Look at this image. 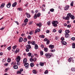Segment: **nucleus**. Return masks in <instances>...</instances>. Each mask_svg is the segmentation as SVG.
<instances>
[{"instance_id": "23", "label": "nucleus", "mask_w": 75, "mask_h": 75, "mask_svg": "<svg viewBox=\"0 0 75 75\" xmlns=\"http://www.w3.org/2000/svg\"><path fill=\"white\" fill-rule=\"evenodd\" d=\"M44 64L42 62H40V66H41V67H43L44 66Z\"/></svg>"}, {"instance_id": "38", "label": "nucleus", "mask_w": 75, "mask_h": 75, "mask_svg": "<svg viewBox=\"0 0 75 75\" xmlns=\"http://www.w3.org/2000/svg\"><path fill=\"white\" fill-rule=\"evenodd\" d=\"M44 73L45 74H47L48 73V70H46L45 71V72H44Z\"/></svg>"}, {"instance_id": "54", "label": "nucleus", "mask_w": 75, "mask_h": 75, "mask_svg": "<svg viewBox=\"0 0 75 75\" xmlns=\"http://www.w3.org/2000/svg\"><path fill=\"white\" fill-rule=\"evenodd\" d=\"M16 48H17V46H14L13 47V49H15Z\"/></svg>"}, {"instance_id": "29", "label": "nucleus", "mask_w": 75, "mask_h": 75, "mask_svg": "<svg viewBox=\"0 0 75 75\" xmlns=\"http://www.w3.org/2000/svg\"><path fill=\"white\" fill-rule=\"evenodd\" d=\"M39 37L40 38H44L45 36L44 35H40L39 36Z\"/></svg>"}, {"instance_id": "6", "label": "nucleus", "mask_w": 75, "mask_h": 75, "mask_svg": "<svg viewBox=\"0 0 75 75\" xmlns=\"http://www.w3.org/2000/svg\"><path fill=\"white\" fill-rule=\"evenodd\" d=\"M29 65V64H28V63H25L24 64V66H25L26 67V69H27L28 68V66Z\"/></svg>"}, {"instance_id": "48", "label": "nucleus", "mask_w": 75, "mask_h": 75, "mask_svg": "<svg viewBox=\"0 0 75 75\" xmlns=\"http://www.w3.org/2000/svg\"><path fill=\"white\" fill-rule=\"evenodd\" d=\"M61 40L62 41H64V40H65V39H64V38L62 37L61 38Z\"/></svg>"}, {"instance_id": "52", "label": "nucleus", "mask_w": 75, "mask_h": 75, "mask_svg": "<svg viewBox=\"0 0 75 75\" xmlns=\"http://www.w3.org/2000/svg\"><path fill=\"white\" fill-rule=\"evenodd\" d=\"M28 38L29 39H31V36H30V35H29L28 37Z\"/></svg>"}, {"instance_id": "32", "label": "nucleus", "mask_w": 75, "mask_h": 75, "mask_svg": "<svg viewBox=\"0 0 75 75\" xmlns=\"http://www.w3.org/2000/svg\"><path fill=\"white\" fill-rule=\"evenodd\" d=\"M23 38H21L20 39H19V42H22V41H23Z\"/></svg>"}, {"instance_id": "58", "label": "nucleus", "mask_w": 75, "mask_h": 75, "mask_svg": "<svg viewBox=\"0 0 75 75\" xmlns=\"http://www.w3.org/2000/svg\"><path fill=\"white\" fill-rule=\"evenodd\" d=\"M44 40L45 41H47L48 40V39H47V38H45V39Z\"/></svg>"}, {"instance_id": "21", "label": "nucleus", "mask_w": 75, "mask_h": 75, "mask_svg": "<svg viewBox=\"0 0 75 75\" xmlns=\"http://www.w3.org/2000/svg\"><path fill=\"white\" fill-rule=\"evenodd\" d=\"M65 31V34H68V33H69L70 32L69 30H66Z\"/></svg>"}, {"instance_id": "5", "label": "nucleus", "mask_w": 75, "mask_h": 75, "mask_svg": "<svg viewBox=\"0 0 75 75\" xmlns=\"http://www.w3.org/2000/svg\"><path fill=\"white\" fill-rule=\"evenodd\" d=\"M20 59H21V57L19 56H18L16 57V61H18V62H20Z\"/></svg>"}, {"instance_id": "39", "label": "nucleus", "mask_w": 75, "mask_h": 75, "mask_svg": "<svg viewBox=\"0 0 75 75\" xmlns=\"http://www.w3.org/2000/svg\"><path fill=\"white\" fill-rule=\"evenodd\" d=\"M17 65H20V62L17 61Z\"/></svg>"}, {"instance_id": "17", "label": "nucleus", "mask_w": 75, "mask_h": 75, "mask_svg": "<svg viewBox=\"0 0 75 75\" xmlns=\"http://www.w3.org/2000/svg\"><path fill=\"white\" fill-rule=\"evenodd\" d=\"M74 58H73L70 57L69 59H68L69 62H71V61L73 60Z\"/></svg>"}, {"instance_id": "42", "label": "nucleus", "mask_w": 75, "mask_h": 75, "mask_svg": "<svg viewBox=\"0 0 75 75\" xmlns=\"http://www.w3.org/2000/svg\"><path fill=\"white\" fill-rule=\"evenodd\" d=\"M71 26V25H68L67 26V28H70Z\"/></svg>"}, {"instance_id": "34", "label": "nucleus", "mask_w": 75, "mask_h": 75, "mask_svg": "<svg viewBox=\"0 0 75 75\" xmlns=\"http://www.w3.org/2000/svg\"><path fill=\"white\" fill-rule=\"evenodd\" d=\"M31 44L32 45H35V42L34 41H32L31 42Z\"/></svg>"}, {"instance_id": "15", "label": "nucleus", "mask_w": 75, "mask_h": 75, "mask_svg": "<svg viewBox=\"0 0 75 75\" xmlns=\"http://www.w3.org/2000/svg\"><path fill=\"white\" fill-rule=\"evenodd\" d=\"M66 38H68L69 37V34L65 33Z\"/></svg>"}, {"instance_id": "55", "label": "nucleus", "mask_w": 75, "mask_h": 75, "mask_svg": "<svg viewBox=\"0 0 75 75\" xmlns=\"http://www.w3.org/2000/svg\"><path fill=\"white\" fill-rule=\"evenodd\" d=\"M18 10L19 11H21V10H22V9H21V8H18Z\"/></svg>"}, {"instance_id": "19", "label": "nucleus", "mask_w": 75, "mask_h": 75, "mask_svg": "<svg viewBox=\"0 0 75 75\" xmlns=\"http://www.w3.org/2000/svg\"><path fill=\"white\" fill-rule=\"evenodd\" d=\"M69 6H66L64 8L65 10H67L69 8Z\"/></svg>"}, {"instance_id": "1", "label": "nucleus", "mask_w": 75, "mask_h": 75, "mask_svg": "<svg viewBox=\"0 0 75 75\" xmlns=\"http://www.w3.org/2000/svg\"><path fill=\"white\" fill-rule=\"evenodd\" d=\"M69 18H71L72 20L74 19L75 17L73 15H72L71 13H69L67 14V16L65 18H63L65 19V20H69Z\"/></svg>"}, {"instance_id": "24", "label": "nucleus", "mask_w": 75, "mask_h": 75, "mask_svg": "<svg viewBox=\"0 0 75 75\" xmlns=\"http://www.w3.org/2000/svg\"><path fill=\"white\" fill-rule=\"evenodd\" d=\"M13 68L14 69H18V66L17 65H16L15 66H13Z\"/></svg>"}, {"instance_id": "20", "label": "nucleus", "mask_w": 75, "mask_h": 75, "mask_svg": "<svg viewBox=\"0 0 75 75\" xmlns=\"http://www.w3.org/2000/svg\"><path fill=\"white\" fill-rule=\"evenodd\" d=\"M33 74H37V71H36V70H35L34 69L33 70Z\"/></svg>"}, {"instance_id": "35", "label": "nucleus", "mask_w": 75, "mask_h": 75, "mask_svg": "<svg viewBox=\"0 0 75 75\" xmlns=\"http://www.w3.org/2000/svg\"><path fill=\"white\" fill-rule=\"evenodd\" d=\"M71 71H72L74 72V71H75V69L74 68H72L71 69Z\"/></svg>"}, {"instance_id": "4", "label": "nucleus", "mask_w": 75, "mask_h": 75, "mask_svg": "<svg viewBox=\"0 0 75 75\" xmlns=\"http://www.w3.org/2000/svg\"><path fill=\"white\" fill-rule=\"evenodd\" d=\"M45 56H46V57L47 58L49 59L51 58V55H50V53H46L45 54Z\"/></svg>"}, {"instance_id": "33", "label": "nucleus", "mask_w": 75, "mask_h": 75, "mask_svg": "<svg viewBox=\"0 0 75 75\" xmlns=\"http://www.w3.org/2000/svg\"><path fill=\"white\" fill-rule=\"evenodd\" d=\"M31 55H32V54L31 53L29 52L28 54V57H31Z\"/></svg>"}, {"instance_id": "3", "label": "nucleus", "mask_w": 75, "mask_h": 75, "mask_svg": "<svg viewBox=\"0 0 75 75\" xmlns=\"http://www.w3.org/2000/svg\"><path fill=\"white\" fill-rule=\"evenodd\" d=\"M40 16L41 14L40 13H38V14L35 13L34 15V18H35V19L37 18V17H40Z\"/></svg>"}, {"instance_id": "45", "label": "nucleus", "mask_w": 75, "mask_h": 75, "mask_svg": "<svg viewBox=\"0 0 75 75\" xmlns=\"http://www.w3.org/2000/svg\"><path fill=\"white\" fill-rule=\"evenodd\" d=\"M43 52L41 51V52H40V54L41 55H43Z\"/></svg>"}, {"instance_id": "46", "label": "nucleus", "mask_w": 75, "mask_h": 75, "mask_svg": "<svg viewBox=\"0 0 75 75\" xmlns=\"http://www.w3.org/2000/svg\"><path fill=\"white\" fill-rule=\"evenodd\" d=\"M33 59V61L34 62H35L37 61V59L36 58H34Z\"/></svg>"}, {"instance_id": "41", "label": "nucleus", "mask_w": 75, "mask_h": 75, "mask_svg": "<svg viewBox=\"0 0 75 75\" xmlns=\"http://www.w3.org/2000/svg\"><path fill=\"white\" fill-rule=\"evenodd\" d=\"M7 61L8 62H11V59H8L7 60Z\"/></svg>"}, {"instance_id": "9", "label": "nucleus", "mask_w": 75, "mask_h": 75, "mask_svg": "<svg viewBox=\"0 0 75 75\" xmlns=\"http://www.w3.org/2000/svg\"><path fill=\"white\" fill-rule=\"evenodd\" d=\"M25 14L26 15L27 17H28V18H30V17H31L30 14L29 13H26Z\"/></svg>"}, {"instance_id": "53", "label": "nucleus", "mask_w": 75, "mask_h": 75, "mask_svg": "<svg viewBox=\"0 0 75 75\" xmlns=\"http://www.w3.org/2000/svg\"><path fill=\"white\" fill-rule=\"evenodd\" d=\"M55 51V49L52 50H51V52H54Z\"/></svg>"}, {"instance_id": "57", "label": "nucleus", "mask_w": 75, "mask_h": 75, "mask_svg": "<svg viewBox=\"0 0 75 75\" xmlns=\"http://www.w3.org/2000/svg\"><path fill=\"white\" fill-rule=\"evenodd\" d=\"M4 28H5V27H3V28H1L0 29V30H4Z\"/></svg>"}, {"instance_id": "47", "label": "nucleus", "mask_w": 75, "mask_h": 75, "mask_svg": "<svg viewBox=\"0 0 75 75\" xmlns=\"http://www.w3.org/2000/svg\"><path fill=\"white\" fill-rule=\"evenodd\" d=\"M17 74H21V72L20 71H17Z\"/></svg>"}, {"instance_id": "11", "label": "nucleus", "mask_w": 75, "mask_h": 75, "mask_svg": "<svg viewBox=\"0 0 75 75\" xmlns=\"http://www.w3.org/2000/svg\"><path fill=\"white\" fill-rule=\"evenodd\" d=\"M16 5H17V2H16L12 4V6L13 7H16Z\"/></svg>"}, {"instance_id": "13", "label": "nucleus", "mask_w": 75, "mask_h": 75, "mask_svg": "<svg viewBox=\"0 0 75 75\" xmlns=\"http://www.w3.org/2000/svg\"><path fill=\"white\" fill-rule=\"evenodd\" d=\"M5 5V4L4 3H3L1 5V6H0V8H3L4 7V5Z\"/></svg>"}, {"instance_id": "59", "label": "nucleus", "mask_w": 75, "mask_h": 75, "mask_svg": "<svg viewBox=\"0 0 75 75\" xmlns=\"http://www.w3.org/2000/svg\"><path fill=\"white\" fill-rule=\"evenodd\" d=\"M26 52H28L29 51V49L27 48L26 50Z\"/></svg>"}, {"instance_id": "16", "label": "nucleus", "mask_w": 75, "mask_h": 75, "mask_svg": "<svg viewBox=\"0 0 75 75\" xmlns=\"http://www.w3.org/2000/svg\"><path fill=\"white\" fill-rule=\"evenodd\" d=\"M27 62V60L26 58H25L23 59V63H24V64L25 63Z\"/></svg>"}, {"instance_id": "62", "label": "nucleus", "mask_w": 75, "mask_h": 75, "mask_svg": "<svg viewBox=\"0 0 75 75\" xmlns=\"http://www.w3.org/2000/svg\"><path fill=\"white\" fill-rule=\"evenodd\" d=\"M58 36H56V37H55V39H56V40H58Z\"/></svg>"}, {"instance_id": "49", "label": "nucleus", "mask_w": 75, "mask_h": 75, "mask_svg": "<svg viewBox=\"0 0 75 75\" xmlns=\"http://www.w3.org/2000/svg\"><path fill=\"white\" fill-rule=\"evenodd\" d=\"M58 32L60 33H62V30H59Z\"/></svg>"}, {"instance_id": "25", "label": "nucleus", "mask_w": 75, "mask_h": 75, "mask_svg": "<svg viewBox=\"0 0 75 75\" xmlns=\"http://www.w3.org/2000/svg\"><path fill=\"white\" fill-rule=\"evenodd\" d=\"M72 47L73 48H75V43H73L72 44Z\"/></svg>"}, {"instance_id": "40", "label": "nucleus", "mask_w": 75, "mask_h": 75, "mask_svg": "<svg viewBox=\"0 0 75 75\" xmlns=\"http://www.w3.org/2000/svg\"><path fill=\"white\" fill-rule=\"evenodd\" d=\"M8 50H9V51H10V50H11V46H9L7 48Z\"/></svg>"}, {"instance_id": "14", "label": "nucleus", "mask_w": 75, "mask_h": 75, "mask_svg": "<svg viewBox=\"0 0 75 75\" xmlns=\"http://www.w3.org/2000/svg\"><path fill=\"white\" fill-rule=\"evenodd\" d=\"M26 48H28V49H30L31 48V46H30V45H27L26 46Z\"/></svg>"}, {"instance_id": "51", "label": "nucleus", "mask_w": 75, "mask_h": 75, "mask_svg": "<svg viewBox=\"0 0 75 75\" xmlns=\"http://www.w3.org/2000/svg\"><path fill=\"white\" fill-rule=\"evenodd\" d=\"M27 39L26 38H25L23 40V41L24 42H26V41H27Z\"/></svg>"}, {"instance_id": "31", "label": "nucleus", "mask_w": 75, "mask_h": 75, "mask_svg": "<svg viewBox=\"0 0 75 75\" xmlns=\"http://www.w3.org/2000/svg\"><path fill=\"white\" fill-rule=\"evenodd\" d=\"M28 19L27 18H26L24 21V23H27L28 22Z\"/></svg>"}, {"instance_id": "10", "label": "nucleus", "mask_w": 75, "mask_h": 75, "mask_svg": "<svg viewBox=\"0 0 75 75\" xmlns=\"http://www.w3.org/2000/svg\"><path fill=\"white\" fill-rule=\"evenodd\" d=\"M36 25L38 27H41L42 26V23H37L36 24Z\"/></svg>"}, {"instance_id": "12", "label": "nucleus", "mask_w": 75, "mask_h": 75, "mask_svg": "<svg viewBox=\"0 0 75 75\" xmlns=\"http://www.w3.org/2000/svg\"><path fill=\"white\" fill-rule=\"evenodd\" d=\"M11 6V3H8V4L6 5V7L8 8H10Z\"/></svg>"}, {"instance_id": "26", "label": "nucleus", "mask_w": 75, "mask_h": 75, "mask_svg": "<svg viewBox=\"0 0 75 75\" xmlns=\"http://www.w3.org/2000/svg\"><path fill=\"white\" fill-rule=\"evenodd\" d=\"M44 50L45 52H47L48 51V49L47 48H44Z\"/></svg>"}, {"instance_id": "30", "label": "nucleus", "mask_w": 75, "mask_h": 75, "mask_svg": "<svg viewBox=\"0 0 75 75\" xmlns=\"http://www.w3.org/2000/svg\"><path fill=\"white\" fill-rule=\"evenodd\" d=\"M47 25H50L51 24V22L50 21H48L47 23Z\"/></svg>"}, {"instance_id": "22", "label": "nucleus", "mask_w": 75, "mask_h": 75, "mask_svg": "<svg viewBox=\"0 0 75 75\" xmlns=\"http://www.w3.org/2000/svg\"><path fill=\"white\" fill-rule=\"evenodd\" d=\"M35 50H37V49L38 48V45H35Z\"/></svg>"}, {"instance_id": "50", "label": "nucleus", "mask_w": 75, "mask_h": 75, "mask_svg": "<svg viewBox=\"0 0 75 75\" xmlns=\"http://www.w3.org/2000/svg\"><path fill=\"white\" fill-rule=\"evenodd\" d=\"M71 40H73V41H75V38L74 37H73L71 38Z\"/></svg>"}, {"instance_id": "2", "label": "nucleus", "mask_w": 75, "mask_h": 75, "mask_svg": "<svg viewBox=\"0 0 75 75\" xmlns=\"http://www.w3.org/2000/svg\"><path fill=\"white\" fill-rule=\"evenodd\" d=\"M53 25L55 27H57V24H59V22L57 21H54L52 22Z\"/></svg>"}, {"instance_id": "64", "label": "nucleus", "mask_w": 75, "mask_h": 75, "mask_svg": "<svg viewBox=\"0 0 75 75\" xmlns=\"http://www.w3.org/2000/svg\"><path fill=\"white\" fill-rule=\"evenodd\" d=\"M41 48H44V46L43 45H41Z\"/></svg>"}, {"instance_id": "61", "label": "nucleus", "mask_w": 75, "mask_h": 75, "mask_svg": "<svg viewBox=\"0 0 75 75\" xmlns=\"http://www.w3.org/2000/svg\"><path fill=\"white\" fill-rule=\"evenodd\" d=\"M5 61H6V59H3V60H2V62H5Z\"/></svg>"}, {"instance_id": "18", "label": "nucleus", "mask_w": 75, "mask_h": 75, "mask_svg": "<svg viewBox=\"0 0 75 75\" xmlns=\"http://www.w3.org/2000/svg\"><path fill=\"white\" fill-rule=\"evenodd\" d=\"M61 42L62 43L63 45H66L67 44V42L63 41H61Z\"/></svg>"}, {"instance_id": "60", "label": "nucleus", "mask_w": 75, "mask_h": 75, "mask_svg": "<svg viewBox=\"0 0 75 75\" xmlns=\"http://www.w3.org/2000/svg\"><path fill=\"white\" fill-rule=\"evenodd\" d=\"M28 44H30L31 43V42L30 41H28Z\"/></svg>"}, {"instance_id": "27", "label": "nucleus", "mask_w": 75, "mask_h": 75, "mask_svg": "<svg viewBox=\"0 0 75 75\" xmlns=\"http://www.w3.org/2000/svg\"><path fill=\"white\" fill-rule=\"evenodd\" d=\"M70 6H71L72 7H73V6H74V2L73 1H72L71 3Z\"/></svg>"}, {"instance_id": "8", "label": "nucleus", "mask_w": 75, "mask_h": 75, "mask_svg": "<svg viewBox=\"0 0 75 75\" xmlns=\"http://www.w3.org/2000/svg\"><path fill=\"white\" fill-rule=\"evenodd\" d=\"M40 30H40V29H37L35 30V34H36L37 33L40 32Z\"/></svg>"}, {"instance_id": "37", "label": "nucleus", "mask_w": 75, "mask_h": 75, "mask_svg": "<svg viewBox=\"0 0 75 75\" xmlns=\"http://www.w3.org/2000/svg\"><path fill=\"white\" fill-rule=\"evenodd\" d=\"M50 40H48L47 42L46 43V44H47V45H48L49 44H50Z\"/></svg>"}, {"instance_id": "63", "label": "nucleus", "mask_w": 75, "mask_h": 75, "mask_svg": "<svg viewBox=\"0 0 75 75\" xmlns=\"http://www.w3.org/2000/svg\"><path fill=\"white\" fill-rule=\"evenodd\" d=\"M8 63H6V64H4V66H7L8 65Z\"/></svg>"}, {"instance_id": "28", "label": "nucleus", "mask_w": 75, "mask_h": 75, "mask_svg": "<svg viewBox=\"0 0 75 75\" xmlns=\"http://www.w3.org/2000/svg\"><path fill=\"white\" fill-rule=\"evenodd\" d=\"M30 65L31 67H34V63H31L30 64Z\"/></svg>"}, {"instance_id": "7", "label": "nucleus", "mask_w": 75, "mask_h": 75, "mask_svg": "<svg viewBox=\"0 0 75 75\" xmlns=\"http://www.w3.org/2000/svg\"><path fill=\"white\" fill-rule=\"evenodd\" d=\"M49 47L50 48V49H53V48H54V46L52 45H49Z\"/></svg>"}, {"instance_id": "56", "label": "nucleus", "mask_w": 75, "mask_h": 75, "mask_svg": "<svg viewBox=\"0 0 75 75\" xmlns=\"http://www.w3.org/2000/svg\"><path fill=\"white\" fill-rule=\"evenodd\" d=\"M20 71L21 72H23V69H20Z\"/></svg>"}, {"instance_id": "43", "label": "nucleus", "mask_w": 75, "mask_h": 75, "mask_svg": "<svg viewBox=\"0 0 75 75\" xmlns=\"http://www.w3.org/2000/svg\"><path fill=\"white\" fill-rule=\"evenodd\" d=\"M33 34V31H31L29 33V34H30V35H32Z\"/></svg>"}, {"instance_id": "36", "label": "nucleus", "mask_w": 75, "mask_h": 75, "mask_svg": "<svg viewBox=\"0 0 75 75\" xmlns=\"http://www.w3.org/2000/svg\"><path fill=\"white\" fill-rule=\"evenodd\" d=\"M50 11L51 12H54V8H51L50 9Z\"/></svg>"}, {"instance_id": "44", "label": "nucleus", "mask_w": 75, "mask_h": 75, "mask_svg": "<svg viewBox=\"0 0 75 75\" xmlns=\"http://www.w3.org/2000/svg\"><path fill=\"white\" fill-rule=\"evenodd\" d=\"M30 61L31 62H33V59L32 58H30Z\"/></svg>"}]
</instances>
